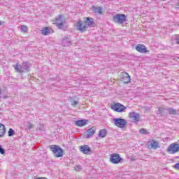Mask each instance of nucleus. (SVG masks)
<instances>
[{"label": "nucleus", "instance_id": "nucleus-1", "mask_svg": "<svg viewBox=\"0 0 179 179\" xmlns=\"http://www.w3.org/2000/svg\"><path fill=\"white\" fill-rule=\"evenodd\" d=\"M50 150L55 155V157H62L64 156V150L59 145H50Z\"/></svg>", "mask_w": 179, "mask_h": 179}, {"label": "nucleus", "instance_id": "nucleus-2", "mask_svg": "<svg viewBox=\"0 0 179 179\" xmlns=\"http://www.w3.org/2000/svg\"><path fill=\"white\" fill-rule=\"evenodd\" d=\"M166 152L169 153V155H176V153H178L179 152V143H173L169 145Z\"/></svg>", "mask_w": 179, "mask_h": 179}, {"label": "nucleus", "instance_id": "nucleus-3", "mask_svg": "<svg viewBox=\"0 0 179 179\" xmlns=\"http://www.w3.org/2000/svg\"><path fill=\"white\" fill-rule=\"evenodd\" d=\"M114 125L117 127V128H125L128 122L125 119L122 118H114L113 119Z\"/></svg>", "mask_w": 179, "mask_h": 179}, {"label": "nucleus", "instance_id": "nucleus-4", "mask_svg": "<svg viewBox=\"0 0 179 179\" xmlns=\"http://www.w3.org/2000/svg\"><path fill=\"white\" fill-rule=\"evenodd\" d=\"M113 21L115 23L122 24V23L127 22V15L125 14H117L115 16H113Z\"/></svg>", "mask_w": 179, "mask_h": 179}, {"label": "nucleus", "instance_id": "nucleus-5", "mask_svg": "<svg viewBox=\"0 0 179 179\" xmlns=\"http://www.w3.org/2000/svg\"><path fill=\"white\" fill-rule=\"evenodd\" d=\"M124 159L121 158L120 156V154L113 153L110 155V163H113V164H118L119 163H121Z\"/></svg>", "mask_w": 179, "mask_h": 179}, {"label": "nucleus", "instance_id": "nucleus-6", "mask_svg": "<svg viewBox=\"0 0 179 179\" xmlns=\"http://www.w3.org/2000/svg\"><path fill=\"white\" fill-rule=\"evenodd\" d=\"M56 22L55 24H56L57 27L58 29H60L61 30H64L65 29L64 22L62 20V15H59L58 17L55 18Z\"/></svg>", "mask_w": 179, "mask_h": 179}, {"label": "nucleus", "instance_id": "nucleus-7", "mask_svg": "<svg viewBox=\"0 0 179 179\" xmlns=\"http://www.w3.org/2000/svg\"><path fill=\"white\" fill-rule=\"evenodd\" d=\"M77 30L80 31L81 33H83L84 31H86L87 30V28L86 27V22L85 21L79 20L76 24Z\"/></svg>", "mask_w": 179, "mask_h": 179}, {"label": "nucleus", "instance_id": "nucleus-8", "mask_svg": "<svg viewBox=\"0 0 179 179\" xmlns=\"http://www.w3.org/2000/svg\"><path fill=\"white\" fill-rule=\"evenodd\" d=\"M126 108H127L124 105L120 103H117L112 106V109L117 113H122Z\"/></svg>", "mask_w": 179, "mask_h": 179}, {"label": "nucleus", "instance_id": "nucleus-9", "mask_svg": "<svg viewBox=\"0 0 179 179\" xmlns=\"http://www.w3.org/2000/svg\"><path fill=\"white\" fill-rule=\"evenodd\" d=\"M129 115L132 120L133 122H138L141 120V115L136 112H130Z\"/></svg>", "mask_w": 179, "mask_h": 179}, {"label": "nucleus", "instance_id": "nucleus-10", "mask_svg": "<svg viewBox=\"0 0 179 179\" xmlns=\"http://www.w3.org/2000/svg\"><path fill=\"white\" fill-rule=\"evenodd\" d=\"M62 44L63 47H69V45H72V41L71 40V38L64 36L63 38Z\"/></svg>", "mask_w": 179, "mask_h": 179}, {"label": "nucleus", "instance_id": "nucleus-11", "mask_svg": "<svg viewBox=\"0 0 179 179\" xmlns=\"http://www.w3.org/2000/svg\"><path fill=\"white\" fill-rule=\"evenodd\" d=\"M80 150L82 152V153H84V155H87V153H90V152H92V149L87 145L80 146Z\"/></svg>", "mask_w": 179, "mask_h": 179}, {"label": "nucleus", "instance_id": "nucleus-12", "mask_svg": "<svg viewBox=\"0 0 179 179\" xmlns=\"http://www.w3.org/2000/svg\"><path fill=\"white\" fill-rule=\"evenodd\" d=\"M92 10L96 15H103V8L100 6H92Z\"/></svg>", "mask_w": 179, "mask_h": 179}, {"label": "nucleus", "instance_id": "nucleus-13", "mask_svg": "<svg viewBox=\"0 0 179 179\" xmlns=\"http://www.w3.org/2000/svg\"><path fill=\"white\" fill-rule=\"evenodd\" d=\"M120 79H122V80H126L124 81V83H129L131 82V77L128 73H122L120 76Z\"/></svg>", "mask_w": 179, "mask_h": 179}, {"label": "nucleus", "instance_id": "nucleus-14", "mask_svg": "<svg viewBox=\"0 0 179 179\" xmlns=\"http://www.w3.org/2000/svg\"><path fill=\"white\" fill-rule=\"evenodd\" d=\"M84 23H85L87 29V27H93V26H94V20L92 17H87Z\"/></svg>", "mask_w": 179, "mask_h": 179}, {"label": "nucleus", "instance_id": "nucleus-15", "mask_svg": "<svg viewBox=\"0 0 179 179\" xmlns=\"http://www.w3.org/2000/svg\"><path fill=\"white\" fill-rule=\"evenodd\" d=\"M136 51H138V52H141L142 54L148 52V49H146V46L141 44L136 45Z\"/></svg>", "mask_w": 179, "mask_h": 179}, {"label": "nucleus", "instance_id": "nucleus-16", "mask_svg": "<svg viewBox=\"0 0 179 179\" xmlns=\"http://www.w3.org/2000/svg\"><path fill=\"white\" fill-rule=\"evenodd\" d=\"M94 134H96V128L92 127L91 129H88L87 130L86 138L89 139V138H92Z\"/></svg>", "mask_w": 179, "mask_h": 179}, {"label": "nucleus", "instance_id": "nucleus-17", "mask_svg": "<svg viewBox=\"0 0 179 179\" xmlns=\"http://www.w3.org/2000/svg\"><path fill=\"white\" fill-rule=\"evenodd\" d=\"M87 122H89L87 120H79L76 121V127H85V125H87Z\"/></svg>", "mask_w": 179, "mask_h": 179}, {"label": "nucleus", "instance_id": "nucleus-18", "mask_svg": "<svg viewBox=\"0 0 179 179\" xmlns=\"http://www.w3.org/2000/svg\"><path fill=\"white\" fill-rule=\"evenodd\" d=\"M157 114L161 116L168 115L167 108H159L157 111Z\"/></svg>", "mask_w": 179, "mask_h": 179}, {"label": "nucleus", "instance_id": "nucleus-19", "mask_svg": "<svg viewBox=\"0 0 179 179\" xmlns=\"http://www.w3.org/2000/svg\"><path fill=\"white\" fill-rule=\"evenodd\" d=\"M5 134H6V129L5 128V125L0 124V138H3V136H5Z\"/></svg>", "mask_w": 179, "mask_h": 179}, {"label": "nucleus", "instance_id": "nucleus-20", "mask_svg": "<svg viewBox=\"0 0 179 179\" xmlns=\"http://www.w3.org/2000/svg\"><path fill=\"white\" fill-rule=\"evenodd\" d=\"M22 69L24 72H29L30 71V64H29L28 62H23Z\"/></svg>", "mask_w": 179, "mask_h": 179}, {"label": "nucleus", "instance_id": "nucleus-21", "mask_svg": "<svg viewBox=\"0 0 179 179\" xmlns=\"http://www.w3.org/2000/svg\"><path fill=\"white\" fill-rule=\"evenodd\" d=\"M14 69L16 71V72H20V73H23V72H24L23 70V66H20L19 64H17L15 66Z\"/></svg>", "mask_w": 179, "mask_h": 179}, {"label": "nucleus", "instance_id": "nucleus-22", "mask_svg": "<svg viewBox=\"0 0 179 179\" xmlns=\"http://www.w3.org/2000/svg\"><path fill=\"white\" fill-rule=\"evenodd\" d=\"M99 136H100V138H106V136H107V130L106 129L99 130Z\"/></svg>", "mask_w": 179, "mask_h": 179}, {"label": "nucleus", "instance_id": "nucleus-23", "mask_svg": "<svg viewBox=\"0 0 179 179\" xmlns=\"http://www.w3.org/2000/svg\"><path fill=\"white\" fill-rule=\"evenodd\" d=\"M150 148H152V149H158L159 148V142L155 141V140H152L151 142H150Z\"/></svg>", "mask_w": 179, "mask_h": 179}, {"label": "nucleus", "instance_id": "nucleus-24", "mask_svg": "<svg viewBox=\"0 0 179 179\" xmlns=\"http://www.w3.org/2000/svg\"><path fill=\"white\" fill-rule=\"evenodd\" d=\"M167 111L168 114L170 115H175V114H177V110L173 108H168Z\"/></svg>", "mask_w": 179, "mask_h": 179}, {"label": "nucleus", "instance_id": "nucleus-25", "mask_svg": "<svg viewBox=\"0 0 179 179\" xmlns=\"http://www.w3.org/2000/svg\"><path fill=\"white\" fill-rule=\"evenodd\" d=\"M41 34L43 36H48L50 34V29L48 27H45L41 30Z\"/></svg>", "mask_w": 179, "mask_h": 179}, {"label": "nucleus", "instance_id": "nucleus-26", "mask_svg": "<svg viewBox=\"0 0 179 179\" xmlns=\"http://www.w3.org/2000/svg\"><path fill=\"white\" fill-rule=\"evenodd\" d=\"M172 41H176V44H179V35L172 36Z\"/></svg>", "mask_w": 179, "mask_h": 179}, {"label": "nucleus", "instance_id": "nucleus-27", "mask_svg": "<svg viewBox=\"0 0 179 179\" xmlns=\"http://www.w3.org/2000/svg\"><path fill=\"white\" fill-rule=\"evenodd\" d=\"M139 134H141V135H146V134H148V130L146 129H141L139 130Z\"/></svg>", "mask_w": 179, "mask_h": 179}, {"label": "nucleus", "instance_id": "nucleus-28", "mask_svg": "<svg viewBox=\"0 0 179 179\" xmlns=\"http://www.w3.org/2000/svg\"><path fill=\"white\" fill-rule=\"evenodd\" d=\"M15 135V130L13 129H9L8 130V136H13Z\"/></svg>", "mask_w": 179, "mask_h": 179}, {"label": "nucleus", "instance_id": "nucleus-29", "mask_svg": "<svg viewBox=\"0 0 179 179\" xmlns=\"http://www.w3.org/2000/svg\"><path fill=\"white\" fill-rule=\"evenodd\" d=\"M21 31L23 33H27V27L24 26V25H22L21 26Z\"/></svg>", "mask_w": 179, "mask_h": 179}, {"label": "nucleus", "instance_id": "nucleus-30", "mask_svg": "<svg viewBox=\"0 0 179 179\" xmlns=\"http://www.w3.org/2000/svg\"><path fill=\"white\" fill-rule=\"evenodd\" d=\"M82 166H80V165H78V166H76V167H75V171H82Z\"/></svg>", "mask_w": 179, "mask_h": 179}, {"label": "nucleus", "instance_id": "nucleus-31", "mask_svg": "<svg viewBox=\"0 0 179 179\" xmlns=\"http://www.w3.org/2000/svg\"><path fill=\"white\" fill-rule=\"evenodd\" d=\"M78 104H79V102L78 101H73L71 102V106H73V107H75V106H78Z\"/></svg>", "mask_w": 179, "mask_h": 179}, {"label": "nucleus", "instance_id": "nucleus-32", "mask_svg": "<svg viewBox=\"0 0 179 179\" xmlns=\"http://www.w3.org/2000/svg\"><path fill=\"white\" fill-rule=\"evenodd\" d=\"M27 128L28 129H33V124H31V123H30V122H28V124H27Z\"/></svg>", "mask_w": 179, "mask_h": 179}, {"label": "nucleus", "instance_id": "nucleus-33", "mask_svg": "<svg viewBox=\"0 0 179 179\" xmlns=\"http://www.w3.org/2000/svg\"><path fill=\"white\" fill-rule=\"evenodd\" d=\"M0 153L1 155H5V150L0 145Z\"/></svg>", "mask_w": 179, "mask_h": 179}, {"label": "nucleus", "instance_id": "nucleus-34", "mask_svg": "<svg viewBox=\"0 0 179 179\" xmlns=\"http://www.w3.org/2000/svg\"><path fill=\"white\" fill-rule=\"evenodd\" d=\"M36 179H48L45 177H40V178H36Z\"/></svg>", "mask_w": 179, "mask_h": 179}, {"label": "nucleus", "instance_id": "nucleus-35", "mask_svg": "<svg viewBox=\"0 0 179 179\" xmlns=\"http://www.w3.org/2000/svg\"><path fill=\"white\" fill-rule=\"evenodd\" d=\"M2 94V91L1 90V88H0V95Z\"/></svg>", "mask_w": 179, "mask_h": 179}, {"label": "nucleus", "instance_id": "nucleus-36", "mask_svg": "<svg viewBox=\"0 0 179 179\" xmlns=\"http://www.w3.org/2000/svg\"><path fill=\"white\" fill-rule=\"evenodd\" d=\"M2 23H3V22L0 21V26L2 24Z\"/></svg>", "mask_w": 179, "mask_h": 179}, {"label": "nucleus", "instance_id": "nucleus-37", "mask_svg": "<svg viewBox=\"0 0 179 179\" xmlns=\"http://www.w3.org/2000/svg\"><path fill=\"white\" fill-rule=\"evenodd\" d=\"M162 1H166V0H162Z\"/></svg>", "mask_w": 179, "mask_h": 179}, {"label": "nucleus", "instance_id": "nucleus-38", "mask_svg": "<svg viewBox=\"0 0 179 179\" xmlns=\"http://www.w3.org/2000/svg\"><path fill=\"white\" fill-rule=\"evenodd\" d=\"M0 115H1V113H0Z\"/></svg>", "mask_w": 179, "mask_h": 179}]
</instances>
